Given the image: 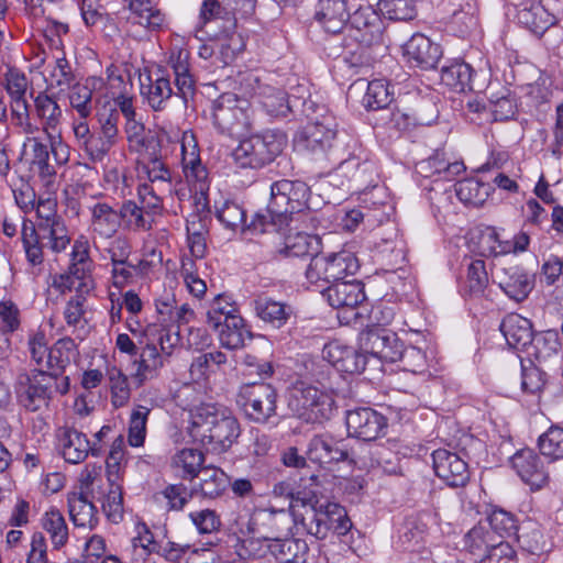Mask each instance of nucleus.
Listing matches in <instances>:
<instances>
[{
	"instance_id": "1",
	"label": "nucleus",
	"mask_w": 563,
	"mask_h": 563,
	"mask_svg": "<svg viewBox=\"0 0 563 563\" xmlns=\"http://www.w3.org/2000/svg\"><path fill=\"white\" fill-rule=\"evenodd\" d=\"M168 64L174 73L176 92L173 90L168 74L162 67L140 75V95L143 101L155 112L164 111L174 95L179 96L187 104L196 92L195 79L189 70L187 54L181 51L172 54Z\"/></svg>"
},
{
	"instance_id": "2",
	"label": "nucleus",
	"mask_w": 563,
	"mask_h": 563,
	"mask_svg": "<svg viewBox=\"0 0 563 563\" xmlns=\"http://www.w3.org/2000/svg\"><path fill=\"white\" fill-rule=\"evenodd\" d=\"M188 433L192 441L214 453L227 452L241 433L238 419L214 404H201L190 411Z\"/></svg>"
},
{
	"instance_id": "3",
	"label": "nucleus",
	"mask_w": 563,
	"mask_h": 563,
	"mask_svg": "<svg viewBox=\"0 0 563 563\" xmlns=\"http://www.w3.org/2000/svg\"><path fill=\"white\" fill-rule=\"evenodd\" d=\"M287 144L286 135L266 130L242 140L232 152L234 163L241 168L261 169L273 163Z\"/></svg>"
},
{
	"instance_id": "4",
	"label": "nucleus",
	"mask_w": 563,
	"mask_h": 563,
	"mask_svg": "<svg viewBox=\"0 0 563 563\" xmlns=\"http://www.w3.org/2000/svg\"><path fill=\"white\" fill-rule=\"evenodd\" d=\"M288 406L295 416L307 423H322L335 410L334 400L328 393L303 383L294 387Z\"/></svg>"
},
{
	"instance_id": "5",
	"label": "nucleus",
	"mask_w": 563,
	"mask_h": 563,
	"mask_svg": "<svg viewBox=\"0 0 563 563\" xmlns=\"http://www.w3.org/2000/svg\"><path fill=\"white\" fill-rule=\"evenodd\" d=\"M310 188L301 180L280 179L271 185L269 210L288 224L308 208Z\"/></svg>"
},
{
	"instance_id": "6",
	"label": "nucleus",
	"mask_w": 563,
	"mask_h": 563,
	"mask_svg": "<svg viewBox=\"0 0 563 563\" xmlns=\"http://www.w3.org/2000/svg\"><path fill=\"white\" fill-rule=\"evenodd\" d=\"M236 402L250 420L266 423L276 416L277 391L267 383L244 384L240 387Z\"/></svg>"
},
{
	"instance_id": "7",
	"label": "nucleus",
	"mask_w": 563,
	"mask_h": 563,
	"mask_svg": "<svg viewBox=\"0 0 563 563\" xmlns=\"http://www.w3.org/2000/svg\"><path fill=\"white\" fill-rule=\"evenodd\" d=\"M54 383L55 377L43 371L19 374L15 383V394L19 402L32 412L48 407Z\"/></svg>"
},
{
	"instance_id": "8",
	"label": "nucleus",
	"mask_w": 563,
	"mask_h": 563,
	"mask_svg": "<svg viewBox=\"0 0 563 563\" xmlns=\"http://www.w3.org/2000/svg\"><path fill=\"white\" fill-rule=\"evenodd\" d=\"M271 244L267 245L266 257H300L317 254L320 250V239L318 235L305 232H274L271 236Z\"/></svg>"
},
{
	"instance_id": "9",
	"label": "nucleus",
	"mask_w": 563,
	"mask_h": 563,
	"mask_svg": "<svg viewBox=\"0 0 563 563\" xmlns=\"http://www.w3.org/2000/svg\"><path fill=\"white\" fill-rule=\"evenodd\" d=\"M493 279L505 295L516 302L528 298L534 287V279L516 264L495 265Z\"/></svg>"
},
{
	"instance_id": "10",
	"label": "nucleus",
	"mask_w": 563,
	"mask_h": 563,
	"mask_svg": "<svg viewBox=\"0 0 563 563\" xmlns=\"http://www.w3.org/2000/svg\"><path fill=\"white\" fill-rule=\"evenodd\" d=\"M245 103V100H240L234 93H222L212 106L214 123L227 131L250 128V117L244 107Z\"/></svg>"
},
{
	"instance_id": "11",
	"label": "nucleus",
	"mask_w": 563,
	"mask_h": 563,
	"mask_svg": "<svg viewBox=\"0 0 563 563\" xmlns=\"http://www.w3.org/2000/svg\"><path fill=\"white\" fill-rule=\"evenodd\" d=\"M386 427V418L372 408H356L346 413L347 432L357 439L373 441L384 433Z\"/></svg>"
},
{
	"instance_id": "12",
	"label": "nucleus",
	"mask_w": 563,
	"mask_h": 563,
	"mask_svg": "<svg viewBox=\"0 0 563 563\" xmlns=\"http://www.w3.org/2000/svg\"><path fill=\"white\" fill-rule=\"evenodd\" d=\"M180 147L185 177L195 185L196 190L202 192L208 188V172L201 163L198 142L192 131L183 132Z\"/></svg>"
},
{
	"instance_id": "13",
	"label": "nucleus",
	"mask_w": 563,
	"mask_h": 563,
	"mask_svg": "<svg viewBox=\"0 0 563 563\" xmlns=\"http://www.w3.org/2000/svg\"><path fill=\"white\" fill-rule=\"evenodd\" d=\"M338 132V123L331 114L323 115L307 124L298 136V144L305 150L318 153L331 148Z\"/></svg>"
},
{
	"instance_id": "14",
	"label": "nucleus",
	"mask_w": 563,
	"mask_h": 563,
	"mask_svg": "<svg viewBox=\"0 0 563 563\" xmlns=\"http://www.w3.org/2000/svg\"><path fill=\"white\" fill-rule=\"evenodd\" d=\"M435 475L451 487H463L470 481L467 463L456 453L445 449L432 453Z\"/></svg>"
},
{
	"instance_id": "15",
	"label": "nucleus",
	"mask_w": 563,
	"mask_h": 563,
	"mask_svg": "<svg viewBox=\"0 0 563 563\" xmlns=\"http://www.w3.org/2000/svg\"><path fill=\"white\" fill-rule=\"evenodd\" d=\"M351 26L355 31V40L365 46L382 41L385 25L382 16L371 5H361L351 14Z\"/></svg>"
},
{
	"instance_id": "16",
	"label": "nucleus",
	"mask_w": 563,
	"mask_h": 563,
	"mask_svg": "<svg viewBox=\"0 0 563 563\" xmlns=\"http://www.w3.org/2000/svg\"><path fill=\"white\" fill-rule=\"evenodd\" d=\"M363 346L366 354L388 363L398 362L404 350V343L396 333L385 329L367 331L363 338Z\"/></svg>"
},
{
	"instance_id": "17",
	"label": "nucleus",
	"mask_w": 563,
	"mask_h": 563,
	"mask_svg": "<svg viewBox=\"0 0 563 563\" xmlns=\"http://www.w3.org/2000/svg\"><path fill=\"white\" fill-rule=\"evenodd\" d=\"M407 63L421 69L434 68L442 57V48L422 33H415L402 47Z\"/></svg>"
},
{
	"instance_id": "18",
	"label": "nucleus",
	"mask_w": 563,
	"mask_h": 563,
	"mask_svg": "<svg viewBox=\"0 0 563 563\" xmlns=\"http://www.w3.org/2000/svg\"><path fill=\"white\" fill-rule=\"evenodd\" d=\"M253 531L272 542L278 539V534L289 532L294 527L291 520V510L276 509V508H262L258 509L253 516Z\"/></svg>"
},
{
	"instance_id": "19",
	"label": "nucleus",
	"mask_w": 563,
	"mask_h": 563,
	"mask_svg": "<svg viewBox=\"0 0 563 563\" xmlns=\"http://www.w3.org/2000/svg\"><path fill=\"white\" fill-rule=\"evenodd\" d=\"M511 465L520 478L532 489H540L549 481V473L543 461L531 449L518 451L511 457Z\"/></svg>"
},
{
	"instance_id": "20",
	"label": "nucleus",
	"mask_w": 563,
	"mask_h": 563,
	"mask_svg": "<svg viewBox=\"0 0 563 563\" xmlns=\"http://www.w3.org/2000/svg\"><path fill=\"white\" fill-rule=\"evenodd\" d=\"M90 231L93 245L99 241L112 239L121 227L119 210L107 202H97L90 207Z\"/></svg>"
},
{
	"instance_id": "21",
	"label": "nucleus",
	"mask_w": 563,
	"mask_h": 563,
	"mask_svg": "<svg viewBox=\"0 0 563 563\" xmlns=\"http://www.w3.org/2000/svg\"><path fill=\"white\" fill-rule=\"evenodd\" d=\"M314 21L328 33H340L351 14L345 0H319L314 7Z\"/></svg>"
},
{
	"instance_id": "22",
	"label": "nucleus",
	"mask_w": 563,
	"mask_h": 563,
	"mask_svg": "<svg viewBox=\"0 0 563 563\" xmlns=\"http://www.w3.org/2000/svg\"><path fill=\"white\" fill-rule=\"evenodd\" d=\"M165 360L166 357L154 343H146L132 361V365L135 367L132 374L134 382L142 386L145 382L157 378Z\"/></svg>"
},
{
	"instance_id": "23",
	"label": "nucleus",
	"mask_w": 563,
	"mask_h": 563,
	"mask_svg": "<svg viewBox=\"0 0 563 563\" xmlns=\"http://www.w3.org/2000/svg\"><path fill=\"white\" fill-rule=\"evenodd\" d=\"M307 455L312 462L320 465L350 459V452L343 441L327 435L313 437L309 442Z\"/></svg>"
},
{
	"instance_id": "24",
	"label": "nucleus",
	"mask_w": 563,
	"mask_h": 563,
	"mask_svg": "<svg viewBox=\"0 0 563 563\" xmlns=\"http://www.w3.org/2000/svg\"><path fill=\"white\" fill-rule=\"evenodd\" d=\"M330 306L333 308H354L365 299V294L361 283L352 282H335L328 286L323 291Z\"/></svg>"
},
{
	"instance_id": "25",
	"label": "nucleus",
	"mask_w": 563,
	"mask_h": 563,
	"mask_svg": "<svg viewBox=\"0 0 563 563\" xmlns=\"http://www.w3.org/2000/svg\"><path fill=\"white\" fill-rule=\"evenodd\" d=\"M418 172L424 177L438 175L440 179L451 181L465 170L461 161L450 162L443 150H437L433 155L417 164Z\"/></svg>"
},
{
	"instance_id": "26",
	"label": "nucleus",
	"mask_w": 563,
	"mask_h": 563,
	"mask_svg": "<svg viewBox=\"0 0 563 563\" xmlns=\"http://www.w3.org/2000/svg\"><path fill=\"white\" fill-rule=\"evenodd\" d=\"M62 454L66 462L77 464L82 462L89 453L99 455V449L91 446L86 434L76 429H65L59 435Z\"/></svg>"
},
{
	"instance_id": "27",
	"label": "nucleus",
	"mask_w": 563,
	"mask_h": 563,
	"mask_svg": "<svg viewBox=\"0 0 563 563\" xmlns=\"http://www.w3.org/2000/svg\"><path fill=\"white\" fill-rule=\"evenodd\" d=\"M508 345L517 350H528L532 342V323L529 319L517 313L506 316L500 324Z\"/></svg>"
},
{
	"instance_id": "28",
	"label": "nucleus",
	"mask_w": 563,
	"mask_h": 563,
	"mask_svg": "<svg viewBox=\"0 0 563 563\" xmlns=\"http://www.w3.org/2000/svg\"><path fill=\"white\" fill-rule=\"evenodd\" d=\"M34 110L40 121L41 129L46 135H55V133L60 132L63 111L53 96L46 92H40L34 98Z\"/></svg>"
},
{
	"instance_id": "29",
	"label": "nucleus",
	"mask_w": 563,
	"mask_h": 563,
	"mask_svg": "<svg viewBox=\"0 0 563 563\" xmlns=\"http://www.w3.org/2000/svg\"><path fill=\"white\" fill-rule=\"evenodd\" d=\"M269 553L280 563H306L309 545L302 539L278 538L267 543Z\"/></svg>"
},
{
	"instance_id": "30",
	"label": "nucleus",
	"mask_w": 563,
	"mask_h": 563,
	"mask_svg": "<svg viewBox=\"0 0 563 563\" xmlns=\"http://www.w3.org/2000/svg\"><path fill=\"white\" fill-rule=\"evenodd\" d=\"M256 316L273 328L279 329L287 323L292 314L289 305L274 300L267 296H258L253 301Z\"/></svg>"
},
{
	"instance_id": "31",
	"label": "nucleus",
	"mask_w": 563,
	"mask_h": 563,
	"mask_svg": "<svg viewBox=\"0 0 563 563\" xmlns=\"http://www.w3.org/2000/svg\"><path fill=\"white\" fill-rule=\"evenodd\" d=\"M205 463V454L195 448L178 450L170 457V467L181 479L192 481L198 477Z\"/></svg>"
},
{
	"instance_id": "32",
	"label": "nucleus",
	"mask_w": 563,
	"mask_h": 563,
	"mask_svg": "<svg viewBox=\"0 0 563 563\" xmlns=\"http://www.w3.org/2000/svg\"><path fill=\"white\" fill-rule=\"evenodd\" d=\"M130 19L151 31H159L165 26L166 18L152 0H131Z\"/></svg>"
},
{
	"instance_id": "33",
	"label": "nucleus",
	"mask_w": 563,
	"mask_h": 563,
	"mask_svg": "<svg viewBox=\"0 0 563 563\" xmlns=\"http://www.w3.org/2000/svg\"><path fill=\"white\" fill-rule=\"evenodd\" d=\"M209 218L198 212L190 213L187 218V240L191 255L195 258H203L207 253V236L209 233Z\"/></svg>"
},
{
	"instance_id": "34",
	"label": "nucleus",
	"mask_w": 563,
	"mask_h": 563,
	"mask_svg": "<svg viewBox=\"0 0 563 563\" xmlns=\"http://www.w3.org/2000/svg\"><path fill=\"white\" fill-rule=\"evenodd\" d=\"M68 511L76 527L93 529L98 525L97 509L82 493L68 495Z\"/></svg>"
},
{
	"instance_id": "35",
	"label": "nucleus",
	"mask_w": 563,
	"mask_h": 563,
	"mask_svg": "<svg viewBox=\"0 0 563 563\" xmlns=\"http://www.w3.org/2000/svg\"><path fill=\"white\" fill-rule=\"evenodd\" d=\"M217 331L221 345L230 350H238L244 346L246 340L252 339V333L241 316L229 318Z\"/></svg>"
},
{
	"instance_id": "36",
	"label": "nucleus",
	"mask_w": 563,
	"mask_h": 563,
	"mask_svg": "<svg viewBox=\"0 0 563 563\" xmlns=\"http://www.w3.org/2000/svg\"><path fill=\"white\" fill-rule=\"evenodd\" d=\"M38 240L54 253L66 250L70 243V236L64 220L46 224H35Z\"/></svg>"
},
{
	"instance_id": "37",
	"label": "nucleus",
	"mask_w": 563,
	"mask_h": 563,
	"mask_svg": "<svg viewBox=\"0 0 563 563\" xmlns=\"http://www.w3.org/2000/svg\"><path fill=\"white\" fill-rule=\"evenodd\" d=\"M343 174L350 175V181L355 189L365 190L368 187L376 188V167L375 164L368 161L358 162L356 159H349L340 165Z\"/></svg>"
},
{
	"instance_id": "38",
	"label": "nucleus",
	"mask_w": 563,
	"mask_h": 563,
	"mask_svg": "<svg viewBox=\"0 0 563 563\" xmlns=\"http://www.w3.org/2000/svg\"><path fill=\"white\" fill-rule=\"evenodd\" d=\"M198 489L202 497L216 499L220 497L229 485V476L219 467L208 465L200 471Z\"/></svg>"
},
{
	"instance_id": "39",
	"label": "nucleus",
	"mask_w": 563,
	"mask_h": 563,
	"mask_svg": "<svg viewBox=\"0 0 563 563\" xmlns=\"http://www.w3.org/2000/svg\"><path fill=\"white\" fill-rule=\"evenodd\" d=\"M77 356L75 341L70 338L59 339L51 349L47 355L46 365L53 371L54 377L62 373L66 366Z\"/></svg>"
},
{
	"instance_id": "40",
	"label": "nucleus",
	"mask_w": 563,
	"mask_h": 563,
	"mask_svg": "<svg viewBox=\"0 0 563 563\" xmlns=\"http://www.w3.org/2000/svg\"><path fill=\"white\" fill-rule=\"evenodd\" d=\"M472 75L473 70L468 64L454 60L450 65L442 67L441 81L456 92H464L466 89H472Z\"/></svg>"
},
{
	"instance_id": "41",
	"label": "nucleus",
	"mask_w": 563,
	"mask_h": 563,
	"mask_svg": "<svg viewBox=\"0 0 563 563\" xmlns=\"http://www.w3.org/2000/svg\"><path fill=\"white\" fill-rule=\"evenodd\" d=\"M490 186L474 178L463 179L455 184V194L461 202L467 206H483L490 194Z\"/></svg>"
},
{
	"instance_id": "42",
	"label": "nucleus",
	"mask_w": 563,
	"mask_h": 563,
	"mask_svg": "<svg viewBox=\"0 0 563 563\" xmlns=\"http://www.w3.org/2000/svg\"><path fill=\"white\" fill-rule=\"evenodd\" d=\"M324 257L328 261L330 277L333 283L343 280L349 275H354L360 268L356 256L349 250L330 253Z\"/></svg>"
},
{
	"instance_id": "43",
	"label": "nucleus",
	"mask_w": 563,
	"mask_h": 563,
	"mask_svg": "<svg viewBox=\"0 0 563 563\" xmlns=\"http://www.w3.org/2000/svg\"><path fill=\"white\" fill-rule=\"evenodd\" d=\"M30 145L32 152V167L38 173V176L45 180L47 184L56 175V169L53 164L49 162L48 146L41 142L37 137H27L24 146Z\"/></svg>"
},
{
	"instance_id": "44",
	"label": "nucleus",
	"mask_w": 563,
	"mask_h": 563,
	"mask_svg": "<svg viewBox=\"0 0 563 563\" xmlns=\"http://www.w3.org/2000/svg\"><path fill=\"white\" fill-rule=\"evenodd\" d=\"M42 527L55 549H60L68 542V527L59 510L53 508L46 511L42 518Z\"/></svg>"
},
{
	"instance_id": "45",
	"label": "nucleus",
	"mask_w": 563,
	"mask_h": 563,
	"mask_svg": "<svg viewBox=\"0 0 563 563\" xmlns=\"http://www.w3.org/2000/svg\"><path fill=\"white\" fill-rule=\"evenodd\" d=\"M500 541L486 525L479 522L465 534L464 547L472 554H481L487 552Z\"/></svg>"
},
{
	"instance_id": "46",
	"label": "nucleus",
	"mask_w": 563,
	"mask_h": 563,
	"mask_svg": "<svg viewBox=\"0 0 563 563\" xmlns=\"http://www.w3.org/2000/svg\"><path fill=\"white\" fill-rule=\"evenodd\" d=\"M228 361L227 355L220 351L208 352L196 356L190 365L189 372L194 380L207 379Z\"/></svg>"
},
{
	"instance_id": "47",
	"label": "nucleus",
	"mask_w": 563,
	"mask_h": 563,
	"mask_svg": "<svg viewBox=\"0 0 563 563\" xmlns=\"http://www.w3.org/2000/svg\"><path fill=\"white\" fill-rule=\"evenodd\" d=\"M561 349V342L558 331L548 330L537 333L528 347V354L542 361L556 354Z\"/></svg>"
},
{
	"instance_id": "48",
	"label": "nucleus",
	"mask_w": 563,
	"mask_h": 563,
	"mask_svg": "<svg viewBox=\"0 0 563 563\" xmlns=\"http://www.w3.org/2000/svg\"><path fill=\"white\" fill-rule=\"evenodd\" d=\"M21 239L25 252V257L29 264H31L32 266L41 265L44 260L43 247L45 245H43V243L38 240V236L36 235L35 223H33L30 220L23 219Z\"/></svg>"
},
{
	"instance_id": "49",
	"label": "nucleus",
	"mask_w": 563,
	"mask_h": 563,
	"mask_svg": "<svg viewBox=\"0 0 563 563\" xmlns=\"http://www.w3.org/2000/svg\"><path fill=\"white\" fill-rule=\"evenodd\" d=\"M260 103L269 115L286 117L291 111V104L287 99V93L276 87H263Z\"/></svg>"
},
{
	"instance_id": "50",
	"label": "nucleus",
	"mask_w": 563,
	"mask_h": 563,
	"mask_svg": "<svg viewBox=\"0 0 563 563\" xmlns=\"http://www.w3.org/2000/svg\"><path fill=\"white\" fill-rule=\"evenodd\" d=\"M362 102L367 110H383L385 112L391 102L388 84L382 79L369 81Z\"/></svg>"
},
{
	"instance_id": "51",
	"label": "nucleus",
	"mask_w": 563,
	"mask_h": 563,
	"mask_svg": "<svg viewBox=\"0 0 563 563\" xmlns=\"http://www.w3.org/2000/svg\"><path fill=\"white\" fill-rule=\"evenodd\" d=\"M121 222L124 221L126 227L134 231H146L152 228L153 219L148 211H144L143 207H139L134 201H125L120 210Z\"/></svg>"
},
{
	"instance_id": "52",
	"label": "nucleus",
	"mask_w": 563,
	"mask_h": 563,
	"mask_svg": "<svg viewBox=\"0 0 563 563\" xmlns=\"http://www.w3.org/2000/svg\"><path fill=\"white\" fill-rule=\"evenodd\" d=\"M200 21L206 24L214 20H222L227 30L236 27L234 13L221 4L219 0H203L199 11Z\"/></svg>"
},
{
	"instance_id": "53",
	"label": "nucleus",
	"mask_w": 563,
	"mask_h": 563,
	"mask_svg": "<svg viewBox=\"0 0 563 563\" xmlns=\"http://www.w3.org/2000/svg\"><path fill=\"white\" fill-rule=\"evenodd\" d=\"M239 316V309L234 302H231L225 296H218L207 312V323L212 329L218 330L222 322L231 317Z\"/></svg>"
},
{
	"instance_id": "54",
	"label": "nucleus",
	"mask_w": 563,
	"mask_h": 563,
	"mask_svg": "<svg viewBox=\"0 0 563 563\" xmlns=\"http://www.w3.org/2000/svg\"><path fill=\"white\" fill-rule=\"evenodd\" d=\"M151 409L136 406L130 416L128 441L131 446H142L146 437V423Z\"/></svg>"
},
{
	"instance_id": "55",
	"label": "nucleus",
	"mask_w": 563,
	"mask_h": 563,
	"mask_svg": "<svg viewBox=\"0 0 563 563\" xmlns=\"http://www.w3.org/2000/svg\"><path fill=\"white\" fill-rule=\"evenodd\" d=\"M380 12L394 21H410L417 15L415 0H379Z\"/></svg>"
},
{
	"instance_id": "56",
	"label": "nucleus",
	"mask_w": 563,
	"mask_h": 563,
	"mask_svg": "<svg viewBox=\"0 0 563 563\" xmlns=\"http://www.w3.org/2000/svg\"><path fill=\"white\" fill-rule=\"evenodd\" d=\"M120 482L109 483V490L102 501V510L113 523H119L123 520V494Z\"/></svg>"
},
{
	"instance_id": "57",
	"label": "nucleus",
	"mask_w": 563,
	"mask_h": 563,
	"mask_svg": "<svg viewBox=\"0 0 563 563\" xmlns=\"http://www.w3.org/2000/svg\"><path fill=\"white\" fill-rule=\"evenodd\" d=\"M427 525L419 518H407L399 528L398 541L404 550H413L426 536Z\"/></svg>"
},
{
	"instance_id": "58",
	"label": "nucleus",
	"mask_w": 563,
	"mask_h": 563,
	"mask_svg": "<svg viewBox=\"0 0 563 563\" xmlns=\"http://www.w3.org/2000/svg\"><path fill=\"white\" fill-rule=\"evenodd\" d=\"M538 445L544 456L552 460L563 459V429L558 426L550 427L540 435Z\"/></svg>"
},
{
	"instance_id": "59",
	"label": "nucleus",
	"mask_w": 563,
	"mask_h": 563,
	"mask_svg": "<svg viewBox=\"0 0 563 563\" xmlns=\"http://www.w3.org/2000/svg\"><path fill=\"white\" fill-rule=\"evenodd\" d=\"M382 119L386 120V123L389 125V128L396 129L398 131H407L418 124H424L423 120L407 107H395L393 109L388 108L384 112Z\"/></svg>"
},
{
	"instance_id": "60",
	"label": "nucleus",
	"mask_w": 563,
	"mask_h": 563,
	"mask_svg": "<svg viewBox=\"0 0 563 563\" xmlns=\"http://www.w3.org/2000/svg\"><path fill=\"white\" fill-rule=\"evenodd\" d=\"M219 54L223 65H230L239 53L244 49V42L240 34L234 30L223 29L219 37Z\"/></svg>"
},
{
	"instance_id": "61",
	"label": "nucleus",
	"mask_w": 563,
	"mask_h": 563,
	"mask_svg": "<svg viewBox=\"0 0 563 563\" xmlns=\"http://www.w3.org/2000/svg\"><path fill=\"white\" fill-rule=\"evenodd\" d=\"M51 287H53L59 294H66L76 290V294H84V289L86 291L89 290L88 283L80 276V269H71L69 267V272L63 274H56L52 277Z\"/></svg>"
},
{
	"instance_id": "62",
	"label": "nucleus",
	"mask_w": 563,
	"mask_h": 563,
	"mask_svg": "<svg viewBox=\"0 0 563 563\" xmlns=\"http://www.w3.org/2000/svg\"><path fill=\"white\" fill-rule=\"evenodd\" d=\"M10 115L13 125L27 135L36 133L40 128L31 122L26 98L10 99Z\"/></svg>"
},
{
	"instance_id": "63",
	"label": "nucleus",
	"mask_w": 563,
	"mask_h": 563,
	"mask_svg": "<svg viewBox=\"0 0 563 563\" xmlns=\"http://www.w3.org/2000/svg\"><path fill=\"white\" fill-rule=\"evenodd\" d=\"M144 169L148 179L147 185H155L158 190H173L172 172L161 158H152L144 165Z\"/></svg>"
},
{
	"instance_id": "64",
	"label": "nucleus",
	"mask_w": 563,
	"mask_h": 563,
	"mask_svg": "<svg viewBox=\"0 0 563 563\" xmlns=\"http://www.w3.org/2000/svg\"><path fill=\"white\" fill-rule=\"evenodd\" d=\"M519 19L534 31L545 30L554 23V16L540 3H531L529 8H523L519 12Z\"/></svg>"
}]
</instances>
